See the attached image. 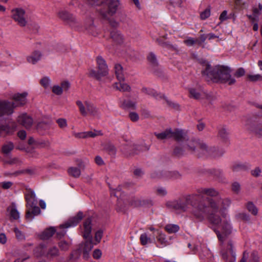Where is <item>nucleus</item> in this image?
<instances>
[{
  "label": "nucleus",
  "mask_w": 262,
  "mask_h": 262,
  "mask_svg": "<svg viewBox=\"0 0 262 262\" xmlns=\"http://www.w3.org/2000/svg\"><path fill=\"white\" fill-rule=\"evenodd\" d=\"M11 17L21 27H25L27 24V16L24 9L16 8L11 10Z\"/></svg>",
  "instance_id": "obj_12"
},
{
  "label": "nucleus",
  "mask_w": 262,
  "mask_h": 262,
  "mask_svg": "<svg viewBox=\"0 0 262 262\" xmlns=\"http://www.w3.org/2000/svg\"><path fill=\"white\" fill-rule=\"evenodd\" d=\"M156 193L159 196H164L166 195L167 191L164 188L159 187L156 188Z\"/></svg>",
  "instance_id": "obj_53"
},
{
  "label": "nucleus",
  "mask_w": 262,
  "mask_h": 262,
  "mask_svg": "<svg viewBox=\"0 0 262 262\" xmlns=\"http://www.w3.org/2000/svg\"><path fill=\"white\" fill-rule=\"evenodd\" d=\"M58 17L67 23L71 24L75 22V18L73 14L65 10L60 11L58 13Z\"/></svg>",
  "instance_id": "obj_21"
},
{
  "label": "nucleus",
  "mask_w": 262,
  "mask_h": 262,
  "mask_svg": "<svg viewBox=\"0 0 262 262\" xmlns=\"http://www.w3.org/2000/svg\"><path fill=\"white\" fill-rule=\"evenodd\" d=\"M59 247L61 250L66 251L69 249V244L67 242L62 241L59 243Z\"/></svg>",
  "instance_id": "obj_62"
},
{
  "label": "nucleus",
  "mask_w": 262,
  "mask_h": 262,
  "mask_svg": "<svg viewBox=\"0 0 262 262\" xmlns=\"http://www.w3.org/2000/svg\"><path fill=\"white\" fill-rule=\"evenodd\" d=\"M248 78L251 81H262V76L260 74L249 75Z\"/></svg>",
  "instance_id": "obj_52"
},
{
  "label": "nucleus",
  "mask_w": 262,
  "mask_h": 262,
  "mask_svg": "<svg viewBox=\"0 0 262 262\" xmlns=\"http://www.w3.org/2000/svg\"><path fill=\"white\" fill-rule=\"evenodd\" d=\"M245 74V71L243 68L238 69L234 74V76L236 77H241Z\"/></svg>",
  "instance_id": "obj_64"
},
{
  "label": "nucleus",
  "mask_w": 262,
  "mask_h": 262,
  "mask_svg": "<svg viewBox=\"0 0 262 262\" xmlns=\"http://www.w3.org/2000/svg\"><path fill=\"white\" fill-rule=\"evenodd\" d=\"M49 143L45 141H36L35 142V145L36 147L42 148L48 146Z\"/></svg>",
  "instance_id": "obj_60"
},
{
  "label": "nucleus",
  "mask_w": 262,
  "mask_h": 262,
  "mask_svg": "<svg viewBox=\"0 0 262 262\" xmlns=\"http://www.w3.org/2000/svg\"><path fill=\"white\" fill-rule=\"evenodd\" d=\"M189 205L192 207L191 211L192 215L199 222L204 221L208 212V207L203 201L198 200L197 195H188L166 203L168 208L179 212L187 211L189 209Z\"/></svg>",
  "instance_id": "obj_1"
},
{
  "label": "nucleus",
  "mask_w": 262,
  "mask_h": 262,
  "mask_svg": "<svg viewBox=\"0 0 262 262\" xmlns=\"http://www.w3.org/2000/svg\"><path fill=\"white\" fill-rule=\"evenodd\" d=\"M165 230L169 233H173L178 232L180 227L175 224H168L165 227Z\"/></svg>",
  "instance_id": "obj_38"
},
{
  "label": "nucleus",
  "mask_w": 262,
  "mask_h": 262,
  "mask_svg": "<svg viewBox=\"0 0 262 262\" xmlns=\"http://www.w3.org/2000/svg\"><path fill=\"white\" fill-rule=\"evenodd\" d=\"M59 251L57 247H53L49 249L47 256L48 257H55L58 255Z\"/></svg>",
  "instance_id": "obj_45"
},
{
  "label": "nucleus",
  "mask_w": 262,
  "mask_h": 262,
  "mask_svg": "<svg viewBox=\"0 0 262 262\" xmlns=\"http://www.w3.org/2000/svg\"><path fill=\"white\" fill-rule=\"evenodd\" d=\"M184 148L185 149L192 154H195L196 149L198 148V143L199 141L195 140H187V136L186 135V139L185 140H183L181 142H184Z\"/></svg>",
  "instance_id": "obj_18"
},
{
  "label": "nucleus",
  "mask_w": 262,
  "mask_h": 262,
  "mask_svg": "<svg viewBox=\"0 0 262 262\" xmlns=\"http://www.w3.org/2000/svg\"><path fill=\"white\" fill-rule=\"evenodd\" d=\"M224 153V151L223 150H220L214 147L209 146L203 141H199L195 155L199 157H207L208 156L218 157L222 156Z\"/></svg>",
  "instance_id": "obj_6"
},
{
  "label": "nucleus",
  "mask_w": 262,
  "mask_h": 262,
  "mask_svg": "<svg viewBox=\"0 0 262 262\" xmlns=\"http://www.w3.org/2000/svg\"><path fill=\"white\" fill-rule=\"evenodd\" d=\"M226 237H224L223 241H220L222 243L221 254L222 259L225 260V262H235L236 254L233 250V243L230 239H228L227 243H225Z\"/></svg>",
  "instance_id": "obj_8"
},
{
  "label": "nucleus",
  "mask_w": 262,
  "mask_h": 262,
  "mask_svg": "<svg viewBox=\"0 0 262 262\" xmlns=\"http://www.w3.org/2000/svg\"><path fill=\"white\" fill-rule=\"evenodd\" d=\"M105 149L111 155H115L116 154V149L113 144H106L105 146Z\"/></svg>",
  "instance_id": "obj_46"
},
{
  "label": "nucleus",
  "mask_w": 262,
  "mask_h": 262,
  "mask_svg": "<svg viewBox=\"0 0 262 262\" xmlns=\"http://www.w3.org/2000/svg\"><path fill=\"white\" fill-rule=\"evenodd\" d=\"M69 174L74 178H78L81 174L79 168L77 167H70L68 170Z\"/></svg>",
  "instance_id": "obj_41"
},
{
  "label": "nucleus",
  "mask_w": 262,
  "mask_h": 262,
  "mask_svg": "<svg viewBox=\"0 0 262 262\" xmlns=\"http://www.w3.org/2000/svg\"><path fill=\"white\" fill-rule=\"evenodd\" d=\"M113 87L115 90L122 92H129L131 91L130 86L126 83H125L124 81H119V82L114 83L113 84Z\"/></svg>",
  "instance_id": "obj_23"
},
{
  "label": "nucleus",
  "mask_w": 262,
  "mask_h": 262,
  "mask_svg": "<svg viewBox=\"0 0 262 262\" xmlns=\"http://www.w3.org/2000/svg\"><path fill=\"white\" fill-rule=\"evenodd\" d=\"M35 254L36 256H40L45 255V251L44 250V246L40 245L35 250Z\"/></svg>",
  "instance_id": "obj_50"
},
{
  "label": "nucleus",
  "mask_w": 262,
  "mask_h": 262,
  "mask_svg": "<svg viewBox=\"0 0 262 262\" xmlns=\"http://www.w3.org/2000/svg\"><path fill=\"white\" fill-rule=\"evenodd\" d=\"M13 104L8 101H0V116L9 115L13 113Z\"/></svg>",
  "instance_id": "obj_19"
},
{
  "label": "nucleus",
  "mask_w": 262,
  "mask_h": 262,
  "mask_svg": "<svg viewBox=\"0 0 262 262\" xmlns=\"http://www.w3.org/2000/svg\"><path fill=\"white\" fill-rule=\"evenodd\" d=\"M186 151L184 148V144H183V147L178 146L175 147L173 149V154L176 156H180L184 154V151Z\"/></svg>",
  "instance_id": "obj_44"
},
{
  "label": "nucleus",
  "mask_w": 262,
  "mask_h": 262,
  "mask_svg": "<svg viewBox=\"0 0 262 262\" xmlns=\"http://www.w3.org/2000/svg\"><path fill=\"white\" fill-rule=\"evenodd\" d=\"M246 169V166L241 163H235L232 166V169L234 172L239 171Z\"/></svg>",
  "instance_id": "obj_43"
},
{
  "label": "nucleus",
  "mask_w": 262,
  "mask_h": 262,
  "mask_svg": "<svg viewBox=\"0 0 262 262\" xmlns=\"http://www.w3.org/2000/svg\"><path fill=\"white\" fill-rule=\"evenodd\" d=\"M50 122L41 121L38 123L37 129L39 132L46 130L49 129L50 127Z\"/></svg>",
  "instance_id": "obj_36"
},
{
  "label": "nucleus",
  "mask_w": 262,
  "mask_h": 262,
  "mask_svg": "<svg viewBox=\"0 0 262 262\" xmlns=\"http://www.w3.org/2000/svg\"><path fill=\"white\" fill-rule=\"evenodd\" d=\"M98 70H91L89 72L90 76L97 79H100L102 77L105 76L108 74V67L105 60L100 56L96 58Z\"/></svg>",
  "instance_id": "obj_10"
},
{
  "label": "nucleus",
  "mask_w": 262,
  "mask_h": 262,
  "mask_svg": "<svg viewBox=\"0 0 262 262\" xmlns=\"http://www.w3.org/2000/svg\"><path fill=\"white\" fill-rule=\"evenodd\" d=\"M92 6H100L99 12L103 18H108L109 16L116 13L119 5L118 0H87Z\"/></svg>",
  "instance_id": "obj_4"
},
{
  "label": "nucleus",
  "mask_w": 262,
  "mask_h": 262,
  "mask_svg": "<svg viewBox=\"0 0 262 262\" xmlns=\"http://www.w3.org/2000/svg\"><path fill=\"white\" fill-rule=\"evenodd\" d=\"M16 128L15 123L13 124L12 127L8 125H2L0 126V136H3V132L5 133H9L12 130Z\"/></svg>",
  "instance_id": "obj_40"
},
{
  "label": "nucleus",
  "mask_w": 262,
  "mask_h": 262,
  "mask_svg": "<svg viewBox=\"0 0 262 262\" xmlns=\"http://www.w3.org/2000/svg\"><path fill=\"white\" fill-rule=\"evenodd\" d=\"M14 148L13 144L11 142H8L5 144L2 147V151L4 154H9Z\"/></svg>",
  "instance_id": "obj_42"
},
{
  "label": "nucleus",
  "mask_w": 262,
  "mask_h": 262,
  "mask_svg": "<svg viewBox=\"0 0 262 262\" xmlns=\"http://www.w3.org/2000/svg\"><path fill=\"white\" fill-rule=\"evenodd\" d=\"M8 210L10 211L11 217L14 220H17L19 218V213L16 209V206L14 203L12 204V206L8 208Z\"/></svg>",
  "instance_id": "obj_32"
},
{
  "label": "nucleus",
  "mask_w": 262,
  "mask_h": 262,
  "mask_svg": "<svg viewBox=\"0 0 262 262\" xmlns=\"http://www.w3.org/2000/svg\"><path fill=\"white\" fill-rule=\"evenodd\" d=\"M246 208L252 214L254 215H257L258 213V209L252 202H249L247 203L246 204Z\"/></svg>",
  "instance_id": "obj_39"
},
{
  "label": "nucleus",
  "mask_w": 262,
  "mask_h": 262,
  "mask_svg": "<svg viewBox=\"0 0 262 262\" xmlns=\"http://www.w3.org/2000/svg\"><path fill=\"white\" fill-rule=\"evenodd\" d=\"M140 241L142 245L146 246L148 244L154 243L155 242V239L154 238H150L146 233H144L140 235Z\"/></svg>",
  "instance_id": "obj_29"
},
{
  "label": "nucleus",
  "mask_w": 262,
  "mask_h": 262,
  "mask_svg": "<svg viewBox=\"0 0 262 262\" xmlns=\"http://www.w3.org/2000/svg\"><path fill=\"white\" fill-rule=\"evenodd\" d=\"M207 38V34H203L200 35L199 38H196L197 40V45L198 46H202L204 48V46L203 45V43L205 42Z\"/></svg>",
  "instance_id": "obj_49"
},
{
  "label": "nucleus",
  "mask_w": 262,
  "mask_h": 262,
  "mask_svg": "<svg viewBox=\"0 0 262 262\" xmlns=\"http://www.w3.org/2000/svg\"><path fill=\"white\" fill-rule=\"evenodd\" d=\"M123 108H131L135 110L136 108V103L131 100H125L121 104Z\"/></svg>",
  "instance_id": "obj_35"
},
{
  "label": "nucleus",
  "mask_w": 262,
  "mask_h": 262,
  "mask_svg": "<svg viewBox=\"0 0 262 262\" xmlns=\"http://www.w3.org/2000/svg\"><path fill=\"white\" fill-rule=\"evenodd\" d=\"M189 93L190 97L195 99H200L205 96V94L202 91L193 88L190 89Z\"/></svg>",
  "instance_id": "obj_30"
},
{
  "label": "nucleus",
  "mask_w": 262,
  "mask_h": 262,
  "mask_svg": "<svg viewBox=\"0 0 262 262\" xmlns=\"http://www.w3.org/2000/svg\"><path fill=\"white\" fill-rule=\"evenodd\" d=\"M83 236L84 238L88 239V241H86L85 244V246L84 248V254H86L87 252V250H91L93 247L92 243V237L91 234L92 231V218H88L83 222Z\"/></svg>",
  "instance_id": "obj_11"
},
{
  "label": "nucleus",
  "mask_w": 262,
  "mask_h": 262,
  "mask_svg": "<svg viewBox=\"0 0 262 262\" xmlns=\"http://www.w3.org/2000/svg\"><path fill=\"white\" fill-rule=\"evenodd\" d=\"M195 194L197 195V198L198 201H204L202 199V195L203 194H206L207 195L210 196H216L218 195L219 192L215 189L212 188H202L198 189L197 193Z\"/></svg>",
  "instance_id": "obj_14"
},
{
  "label": "nucleus",
  "mask_w": 262,
  "mask_h": 262,
  "mask_svg": "<svg viewBox=\"0 0 262 262\" xmlns=\"http://www.w3.org/2000/svg\"><path fill=\"white\" fill-rule=\"evenodd\" d=\"M142 92L149 95L152 96L157 99L163 98L169 106L176 110H178L179 108V105L178 104L172 102L163 95L157 94L154 90L147 89L146 88H143L142 89Z\"/></svg>",
  "instance_id": "obj_13"
},
{
  "label": "nucleus",
  "mask_w": 262,
  "mask_h": 262,
  "mask_svg": "<svg viewBox=\"0 0 262 262\" xmlns=\"http://www.w3.org/2000/svg\"><path fill=\"white\" fill-rule=\"evenodd\" d=\"M217 213L210 212L208 213V220L211 224L214 225H221V233L218 230H215V232L220 241H223L224 237H227L231 233L232 227L230 224L229 216L227 214H222V218H221Z\"/></svg>",
  "instance_id": "obj_3"
},
{
  "label": "nucleus",
  "mask_w": 262,
  "mask_h": 262,
  "mask_svg": "<svg viewBox=\"0 0 262 262\" xmlns=\"http://www.w3.org/2000/svg\"><path fill=\"white\" fill-rule=\"evenodd\" d=\"M231 188L234 193L238 194L241 190V185L238 183L235 182L232 183Z\"/></svg>",
  "instance_id": "obj_55"
},
{
  "label": "nucleus",
  "mask_w": 262,
  "mask_h": 262,
  "mask_svg": "<svg viewBox=\"0 0 262 262\" xmlns=\"http://www.w3.org/2000/svg\"><path fill=\"white\" fill-rule=\"evenodd\" d=\"M83 216V213L81 211H79L78 212L76 215L70 218L64 224L60 225V228H63L74 227L76 226L78 224V223L82 219Z\"/></svg>",
  "instance_id": "obj_15"
},
{
  "label": "nucleus",
  "mask_w": 262,
  "mask_h": 262,
  "mask_svg": "<svg viewBox=\"0 0 262 262\" xmlns=\"http://www.w3.org/2000/svg\"><path fill=\"white\" fill-rule=\"evenodd\" d=\"M85 28L89 34L94 36H97L99 33L95 26L93 24V20L91 19L89 20L85 24Z\"/></svg>",
  "instance_id": "obj_25"
},
{
  "label": "nucleus",
  "mask_w": 262,
  "mask_h": 262,
  "mask_svg": "<svg viewBox=\"0 0 262 262\" xmlns=\"http://www.w3.org/2000/svg\"><path fill=\"white\" fill-rule=\"evenodd\" d=\"M147 60L149 62L150 64L153 67H155L158 65V61L157 59L156 56L155 54L152 52L150 53L147 57Z\"/></svg>",
  "instance_id": "obj_37"
},
{
  "label": "nucleus",
  "mask_w": 262,
  "mask_h": 262,
  "mask_svg": "<svg viewBox=\"0 0 262 262\" xmlns=\"http://www.w3.org/2000/svg\"><path fill=\"white\" fill-rule=\"evenodd\" d=\"M130 204L135 207H137L144 204V203L138 198H134L130 201Z\"/></svg>",
  "instance_id": "obj_54"
},
{
  "label": "nucleus",
  "mask_w": 262,
  "mask_h": 262,
  "mask_svg": "<svg viewBox=\"0 0 262 262\" xmlns=\"http://www.w3.org/2000/svg\"><path fill=\"white\" fill-rule=\"evenodd\" d=\"M28 93L27 92L14 94L13 96L14 102L12 103L13 104L12 110L15 107L24 105L26 103V97Z\"/></svg>",
  "instance_id": "obj_16"
},
{
  "label": "nucleus",
  "mask_w": 262,
  "mask_h": 262,
  "mask_svg": "<svg viewBox=\"0 0 262 262\" xmlns=\"http://www.w3.org/2000/svg\"><path fill=\"white\" fill-rule=\"evenodd\" d=\"M154 134L159 140L173 138L180 142L186 139V134L182 130L178 128L172 129L169 128L160 133H155Z\"/></svg>",
  "instance_id": "obj_7"
},
{
  "label": "nucleus",
  "mask_w": 262,
  "mask_h": 262,
  "mask_svg": "<svg viewBox=\"0 0 262 262\" xmlns=\"http://www.w3.org/2000/svg\"><path fill=\"white\" fill-rule=\"evenodd\" d=\"M52 92L54 94L57 95H60L62 94L63 91L62 90V88L61 86L56 85H54L52 88Z\"/></svg>",
  "instance_id": "obj_57"
},
{
  "label": "nucleus",
  "mask_w": 262,
  "mask_h": 262,
  "mask_svg": "<svg viewBox=\"0 0 262 262\" xmlns=\"http://www.w3.org/2000/svg\"><path fill=\"white\" fill-rule=\"evenodd\" d=\"M56 122L58 123L59 126L61 128H64L67 126V121L64 119H58L57 120Z\"/></svg>",
  "instance_id": "obj_63"
},
{
  "label": "nucleus",
  "mask_w": 262,
  "mask_h": 262,
  "mask_svg": "<svg viewBox=\"0 0 262 262\" xmlns=\"http://www.w3.org/2000/svg\"><path fill=\"white\" fill-rule=\"evenodd\" d=\"M40 83L45 88H47L50 84V80L48 77H44L41 79Z\"/></svg>",
  "instance_id": "obj_61"
},
{
  "label": "nucleus",
  "mask_w": 262,
  "mask_h": 262,
  "mask_svg": "<svg viewBox=\"0 0 262 262\" xmlns=\"http://www.w3.org/2000/svg\"><path fill=\"white\" fill-rule=\"evenodd\" d=\"M261 173V170L259 167H256L251 171V174L254 177H260Z\"/></svg>",
  "instance_id": "obj_56"
},
{
  "label": "nucleus",
  "mask_w": 262,
  "mask_h": 262,
  "mask_svg": "<svg viewBox=\"0 0 262 262\" xmlns=\"http://www.w3.org/2000/svg\"><path fill=\"white\" fill-rule=\"evenodd\" d=\"M102 133L99 130L89 131L85 132H82L80 133H76L75 134V136L77 138H86L88 137L94 138L96 136L101 135Z\"/></svg>",
  "instance_id": "obj_24"
},
{
  "label": "nucleus",
  "mask_w": 262,
  "mask_h": 262,
  "mask_svg": "<svg viewBox=\"0 0 262 262\" xmlns=\"http://www.w3.org/2000/svg\"><path fill=\"white\" fill-rule=\"evenodd\" d=\"M157 234L158 235L157 236V239L158 242H159L162 246L164 247L167 246L168 244L167 241L166 239L165 235L160 231H158Z\"/></svg>",
  "instance_id": "obj_34"
},
{
  "label": "nucleus",
  "mask_w": 262,
  "mask_h": 262,
  "mask_svg": "<svg viewBox=\"0 0 262 262\" xmlns=\"http://www.w3.org/2000/svg\"><path fill=\"white\" fill-rule=\"evenodd\" d=\"M115 72L118 81H124L125 77L122 67L119 64H116L114 67Z\"/></svg>",
  "instance_id": "obj_26"
},
{
  "label": "nucleus",
  "mask_w": 262,
  "mask_h": 262,
  "mask_svg": "<svg viewBox=\"0 0 262 262\" xmlns=\"http://www.w3.org/2000/svg\"><path fill=\"white\" fill-rule=\"evenodd\" d=\"M249 129L257 137L262 138V124H253Z\"/></svg>",
  "instance_id": "obj_28"
},
{
  "label": "nucleus",
  "mask_w": 262,
  "mask_h": 262,
  "mask_svg": "<svg viewBox=\"0 0 262 262\" xmlns=\"http://www.w3.org/2000/svg\"><path fill=\"white\" fill-rule=\"evenodd\" d=\"M203 69L202 71L203 76L207 81L221 82L232 85L235 83V80L230 75L231 70L224 66H216L212 68L206 60L200 61Z\"/></svg>",
  "instance_id": "obj_2"
},
{
  "label": "nucleus",
  "mask_w": 262,
  "mask_h": 262,
  "mask_svg": "<svg viewBox=\"0 0 262 262\" xmlns=\"http://www.w3.org/2000/svg\"><path fill=\"white\" fill-rule=\"evenodd\" d=\"M76 104L78 106L79 112L83 116H86L89 114L94 116H99L98 109L91 102L85 101L83 103L80 100H77Z\"/></svg>",
  "instance_id": "obj_9"
},
{
  "label": "nucleus",
  "mask_w": 262,
  "mask_h": 262,
  "mask_svg": "<svg viewBox=\"0 0 262 262\" xmlns=\"http://www.w3.org/2000/svg\"><path fill=\"white\" fill-rule=\"evenodd\" d=\"M235 217L238 219H241L245 221H249V216L245 213H238L236 214Z\"/></svg>",
  "instance_id": "obj_58"
},
{
  "label": "nucleus",
  "mask_w": 262,
  "mask_h": 262,
  "mask_svg": "<svg viewBox=\"0 0 262 262\" xmlns=\"http://www.w3.org/2000/svg\"><path fill=\"white\" fill-rule=\"evenodd\" d=\"M56 231L54 227H50L45 230L40 235V238L42 239H48L55 233Z\"/></svg>",
  "instance_id": "obj_31"
},
{
  "label": "nucleus",
  "mask_w": 262,
  "mask_h": 262,
  "mask_svg": "<svg viewBox=\"0 0 262 262\" xmlns=\"http://www.w3.org/2000/svg\"><path fill=\"white\" fill-rule=\"evenodd\" d=\"M204 203L208 206V212L206 215V216L209 213V209L211 210V212H218L219 211L220 207V204H218V199L216 200L215 199H208V203L207 204L205 203L204 201H203Z\"/></svg>",
  "instance_id": "obj_22"
},
{
  "label": "nucleus",
  "mask_w": 262,
  "mask_h": 262,
  "mask_svg": "<svg viewBox=\"0 0 262 262\" xmlns=\"http://www.w3.org/2000/svg\"><path fill=\"white\" fill-rule=\"evenodd\" d=\"M218 204H220V209H226L227 208L229 207L231 204V201L227 198L226 199H218Z\"/></svg>",
  "instance_id": "obj_33"
},
{
  "label": "nucleus",
  "mask_w": 262,
  "mask_h": 262,
  "mask_svg": "<svg viewBox=\"0 0 262 262\" xmlns=\"http://www.w3.org/2000/svg\"><path fill=\"white\" fill-rule=\"evenodd\" d=\"M26 203V219L31 221L36 215L40 213V209L37 206V199L34 191L32 189H27L25 194Z\"/></svg>",
  "instance_id": "obj_5"
},
{
  "label": "nucleus",
  "mask_w": 262,
  "mask_h": 262,
  "mask_svg": "<svg viewBox=\"0 0 262 262\" xmlns=\"http://www.w3.org/2000/svg\"><path fill=\"white\" fill-rule=\"evenodd\" d=\"M162 47L164 49L170 50L171 51H177V48L167 42H165L164 43L162 44Z\"/></svg>",
  "instance_id": "obj_59"
},
{
  "label": "nucleus",
  "mask_w": 262,
  "mask_h": 262,
  "mask_svg": "<svg viewBox=\"0 0 262 262\" xmlns=\"http://www.w3.org/2000/svg\"><path fill=\"white\" fill-rule=\"evenodd\" d=\"M17 122L26 128H30L33 124V120L31 117L26 113L20 114L17 117Z\"/></svg>",
  "instance_id": "obj_17"
},
{
  "label": "nucleus",
  "mask_w": 262,
  "mask_h": 262,
  "mask_svg": "<svg viewBox=\"0 0 262 262\" xmlns=\"http://www.w3.org/2000/svg\"><path fill=\"white\" fill-rule=\"evenodd\" d=\"M228 132L224 128L221 129L219 132V136L225 141L228 139Z\"/></svg>",
  "instance_id": "obj_48"
},
{
  "label": "nucleus",
  "mask_w": 262,
  "mask_h": 262,
  "mask_svg": "<svg viewBox=\"0 0 262 262\" xmlns=\"http://www.w3.org/2000/svg\"><path fill=\"white\" fill-rule=\"evenodd\" d=\"M211 10L210 7H208L200 14V18L202 20H205L208 18L210 15Z\"/></svg>",
  "instance_id": "obj_47"
},
{
  "label": "nucleus",
  "mask_w": 262,
  "mask_h": 262,
  "mask_svg": "<svg viewBox=\"0 0 262 262\" xmlns=\"http://www.w3.org/2000/svg\"><path fill=\"white\" fill-rule=\"evenodd\" d=\"M111 38L118 43H121L123 41V36L118 30H113L111 32Z\"/></svg>",
  "instance_id": "obj_27"
},
{
  "label": "nucleus",
  "mask_w": 262,
  "mask_h": 262,
  "mask_svg": "<svg viewBox=\"0 0 262 262\" xmlns=\"http://www.w3.org/2000/svg\"><path fill=\"white\" fill-rule=\"evenodd\" d=\"M42 54L39 51H33L31 54L27 56L26 59L28 62L32 64H35L41 58Z\"/></svg>",
  "instance_id": "obj_20"
},
{
  "label": "nucleus",
  "mask_w": 262,
  "mask_h": 262,
  "mask_svg": "<svg viewBox=\"0 0 262 262\" xmlns=\"http://www.w3.org/2000/svg\"><path fill=\"white\" fill-rule=\"evenodd\" d=\"M184 42L187 46H192L194 45H197V40L196 39V38L188 37V38L184 40Z\"/></svg>",
  "instance_id": "obj_51"
}]
</instances>
